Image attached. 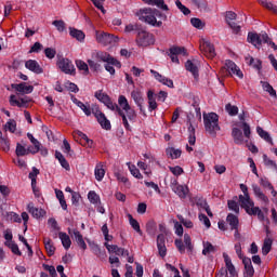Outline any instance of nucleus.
<instances>
[{
    "mask_svg": "<svg viewBox=\"0 0 277 277\" xmlns=\"http://www.w3.org/2000/svg\"><path fill=\"white\" fill-rule=\"evenodd\" d=\"M239 205L241 207V209H245L246 213H248V215H256L258 220H260V222H268L269 223V219H267V213H269V209L268 208H259L254 206V201L252 199H250V196H243V195H239Z\"/></svg>",
    "mask_w": 277,
    "mask_h": 277,
    "instance_id": "obj_1",
    "label": "nucleus"
},
{
    "mask_svg": "<svg viewBox=\"0 0 277 277\" xmlns=\"http://www.w3.org/2000/svg\"><path fill=\"white\" fill-rule=\"evenodd\" d=\"M95 98H97L100 103H103L107 107V109H110L111 111H117V114L121 116L126 129H130L131 126L129 124L127 116L124 115V113H122L120 107H118V104L111 102V97H109L107 93L103 92V90L96 91Z\"/></svg>",
    "mask_w": 277,
    "mask_h": 277,
    "instance_id": "obj_2",
    "label": "nucleus"
},
{
    "mask_svg": "<svg viewBox=\"0 0 277 277\" xmlns=\"http://www.w3.org/2000/svg\"><path fill=\"white\" fill-rule=\"evenodd\" d=\"M203 124L207 133H209L211 137H216L217 131H220V117L217 114H203Z\"/></svg>",
    "mask_w": 277,
    "mask_h": 277,
    "instance_id": "obj_3",
    "label": "nucleus"
},
{
    "mask_svg": "<svg viewBox=\"0 0 277 277\" xmlns=\"http://www.w3.org/2000/svg\"><path fill=\"white\" fill-rule=\"evenodd\" d=\"M136 16H138V21H142L143 23H147L154 27H161V22H157V17H155V10L150 8L141 9L136 13Z\"/></svg>",
    "mask_w": 277,
    "mask_h": 277,
    "instance_id": "obj_4",
    "label": "nucleus"
},
{
    "mask_svg": "<svg viewBox=\"0 0 277 277\" xmlns=\"http://www.w3.org/2000/svg\"><path fill=\"white\" fill-rule=\"evenodd\" d=\"M118 107L122 110V114H124L126 119L129 120H135L137 118V114L133 108H131V105H129V100L124 95H120L118 97Z\"/></svg>",
    "mask_w": 277,
    "mask_h": 277,
    "instance_id": "obj_5",
    "label": "nucleus"
},
{
    "mask_svg": "<svg viewBox=\"0 0 277 277\" xmlns=\"http://www.w3.org/2000/svg\"><path fill=\"white\" fill-rule=\"evenodd\" d=\"M247 40L250 42V44H253V47L259 49V47H261L263 43L269 42V36H267V32H249Z\"/></svg>",
    "mask_w": 277,
    "mask_h": 277,
    "instance_id": "obj_6",
    "label": "nucleus"
},
{
    "mask_svg": "<svg viewBox=\"0 0 277 277\" xmlns=\"http://www.w3.org/2000/svg\"><path fill=\"white\" fill-rule=\"evenodd\" d=\"M92 57H94V60H97L98 62H105L106 64H111V66H116V68H120V66H122L120 64V61L114 58V56H111L107 52H95L92 54Z\"/></svg>",
    "mask_w": 277,
    "mask_h": 277,
    "instance_id": "obj_7",
    "label": "nucleus"
},
{
    "mask_svg": "<svg viewBox=\"0 0 277 277\" xmlns=\"http://www.w3.org/2000/svg\"><path fill=\"white\" fill-rule=\"evenodd\" d=\"M137 47H150L155 44V36L148 31H140L136 37Z\"/></svg>",
    "mask_w": 277,
    "mask_h": 277,
    "instance_id": "obj_8",
    "label": "nucleus"
},
{
    "mask_svg": "<svg viewBox=\"0 0 277 277\" xmlns=\"http://www.w3.org/2000/svg\"><path fill=\"white\" fill-rule=\"evenodd\" d=\"M184 243L183 240L175 239V248H177L180 254H185V248L186 250H188V252H192V250H194V245H192V237L189 236V234L184 235Z\"/></svg>",
    "mask_w": 277,
    "mask_h": 277,
    "instance_id": "obj_9",
    "label": "nucleus"
},
{
    "mask_svg": "<svg viewBox=\"0 0 277 277\" xmlns=\"http://www.w3.org/2000/svg\"><path fill=\"white\" fill-rule=\"evenodd\" d=\"M199 49L208 60H213V57H215V48L212 45L211 41L202 39Z\"/></svg>",
    "mask_w": 277,
    "mask_h": 277,
    "instance_id": "obj_10",
    "label": "nucleus"
},
{
    "mask_svg": "<svg viewBox=\"0 0 277 277\" xmlns=\"http://www.w3.org/2000/svg\"><path fill=\"white\" fill-rule=\"evenodd\" d=\"M56 64L60 70H62V72H65V75H75V65L70 60L60 58Z\"/></svg>",
    "mask_w": 277,
    "mask_h": 277,
    "instance_id": "obj_11",
    "label": "nucleus"
},
{
    "mask_svg": "<svg viewBox=\"0 0 277 277\" xmlns=\"http://www.w3.org/2000/svg\"><path fill=\"white\" fill-rule=\"evenodd\" d=\"M95 38H96V42H98V44H104V47H107V44H111V42H116V37L105 31L96 30Z\"/></svg>",
    "mask_w": 277,
    "mask_h": 277,
    "instance_id": "obj_12",
    "label": "nucleus"
},
{
    "mask_svg": "<svg viewBox=\"0 0 277 277\" xmlns=\"http://www.w3.org/2000/svg\"><path fill=\"white\" fill-rule=\"evenodd\" d=\"M225 70H227L228 75L232 77H238V79H243V72L241 69L235 64L233 61H226Z\"/></svg>",
    "mask_w": 277,
    "mask_h": 277,
    "instance_id": "obj_13",
    "label": "nucleus"
},
{
    "mask_svg": "<svg viewBox=\"0 0 277 277\" xmlns=\"http://www.w3.org/2000/svg\"><path fill=\"white\" fill-rule=\"evenodd\" d=\"M92 113L94 114L102 129H106V131H109V129H111V123L109 122L105 114H103V111H101L98 108H95V109L93 108Z\"/></svg>",
    "mask_w": 277,
    "mask_h": 277,
    "instance_id": "obj_14",
    "label": "nucleus"
},
{
    "mask_svg": "<svg viewBox=\"0 0 277 277\" xmlns=\"http://www.w3.org/2000/svg\"><path fill=\"white\" fill-rule=\"evenodd\" d=\"M252 189L255 198L261 202L263 209H267V205H269V198L265 195L263 190H261V187H259V185L253 184Z\"/></svg>",
    "mask_w": 277,
    "mask_h": 277,
    "instance_id": "obj_15",
    "label": "nucleus"
},
{
    "mask_svg": "<svg viewBox=\"0 0 277 277\" xmlns=\"http://www.w3.org/2000/svg\"><path fill=\"white\" fill-rule=\"evenodd\" d=\"M171 189L180 198H187L189 194V188L185 185H180L176 180L171 183Z\"/></svg>",
    "mask_w": 277,
    "mask_h": 277,
    "instance_id": "obj_16",
    "label": "nucleus"
},
{
    "mask_svg": "<svg viewBox=\"0 0 277 277\" xmlns=\"http://www.w3.org/2000/svg\"><path fill=\"white\" fill-rule=\"evenodd\" d=\"M104 246L109 254H116L117 256H129V250L124 248H120L117 245H109L108 242H105Z\"/></svg>",
    "mask_w": 277,
    "mask_h": 277,
    "instance_id": "obj_17",
    "label": "nucleus"
},
{
    "mask_svg": "<svg viewBox=\"0 0 277 277\" xmlns=\"http://www.w3.org/2000/svg\"><path fill=\"white\" fill-rule=\"evenodd\" d=\"M30 102L31 100H29L27 96L16 98V95H11L9 100V103L12 105V107H29Z\"/></svg>",
    "mask_w": 277,
    "mask_h": 277,
    "instance_id": "obj_18",
    "label": "nucleus"
},
{
    "mask_svg": "<svg viewBox=\"0 0 277 277\" xmlns=\"http://www.w3.org/2000/svg\"><path fill=\"white\" fill-rule=\"evenodd\" d=\"M223 259H224L225 267L227 269V274H229L228 277H239V275L237 274V269L233 264V260H230V256L227 255V253H223Z\"/></svg>",
    "mask_w": 277,
    "mask_h": 277,
    "instance_id": "obj_19",
    "label": "nucleus"
},
{
    "mask_svg": "<svg viewBox=\"0 0 277 277\" xmlns=\"http://www.w3.org/2000/svg\"><path fill=\"white\" fill-rule=\"evenodd\" d=\"M157 248L159 255L163 259L168 254V249L166 248V235L160 234L157 236Z\"/></svg>",
    "mask_w": 277,
    "mask_h": 277,
    "instance_id": "obj_20",
    "label": "nucleus"
},
{
    "mask_svg": "<svg viewBox=\"0 0 277 277\" xmlns=\"http://www.w3.org/2000/svg\"><path fill=\"white\" fill-rule=\"evenodd\" d=\"M170 57L174 64H179V55H187L185 48L174 47L170 49Z\"/></svg>",
    "mask_w": 277,
    "mask_h": 277,
    "instance_id": "obj_21",
    "label": "nucleus"
},
{
    "mask_svg": "<svg viewBox=\"0 0 277 277\" xmlns=\"http://www.w3.org/2000/svg\"><path fill=\"white\" fill-rule=\"evenodd\" d=\"M150 72L157 81L162 83V85H167L168 88H174V82L171 79H168L166 76H162L158 71H155V69H150Z\"/></svg>",
    "mask_w": 277,
    "mask_h": 277,
    "instance_id": "obj_22",
    "label": "nucleus"
},
{
    "mask_svg": "<svg viewBox=\"0 0 277 277\" xmlns=\"http://www.w3.org/2000/svg\"><path fill=\"white\" fill-rule=\"evenodd\" d=\"M25 68L30 70L31 72H35L36 75H42L43 70L39 63H37L36 60H28L25 63Z\"/></svg>",
    "mask_w": 277,
    "mask_h": 277,
    "instance_id": "obj_23",
    "label": "nucleus"
},
{
    "mask_svg": "<svg viewBox=\"0 0 277 277\" xmlns=\"http://www.w3.org/2000/svg\"><path fill=\"white\" fill-rule=\"evenodd\" d=\"M69 235L75 238V241L78 243L79 248L82 250H87L88 245H85V240H83V235L77 229H74L72 232L69 229Z\"/></svg>",
    "mask_w": 277,
    "mask_h": 277,
    "instance_id": "obj_24",
    "label": "nucleus"
},
{
    "mask_svg": "<svg viewBox=\"0 0 277 277\" xmlns=\"http://www.w3.org/2000/svg\"><path fill=\"white\" fill-rule=\"evenodd\" d=\"M28 213L36 217V220H40V217H44L47 212L42 209L36 208L32 203H28L27 206Z\"/></svg>",
    "mask_w": 277,
    "mask_h": 277,
    "instance_id": "obj_25",
    "label": "nucleus"
},
{
    "mask_svg": "<svg viewBox=\"0 0 277 277\" xmlns=\"http://www.w3.org/2000/svg\"><path fill=\"white\" fill-rule=\"evenodd\" d=\"M167 269L171 273V276L173 277H181V273L179 272V269L176 267H174L171 264H166ZM181 269L183 272V276L184 277H189V271H185V268H183V265H181Z\"/></svg>",
    "mask_w": 277,
    "mask_h": 277,
    "instance_id": "obj_26",
    "label": "nucleus"
},
{
    "mask_svg": "<svg viewBox=\"0 0 277 277\" xmlns=\"http://www.w3.org/2000/svg\"><path fill=\"white\" fill-rule=\"evenodd\" d=\"M13 88L14 90H16V92H19L21 94H31L34 92V87L27 85L25 82L14 84Z\"/></svg>",
    "mask_w": 277,
    "mask_h": 277,
    "instance_id": "obj_27",
    "label": "nucleus"
},
{
    "mask_svg": "<svg viewBox=\"0 0 277 277\" xmlns=\"http://www.w3.org/2000/svg\"><path fill=\"white\" fill-rule=\"evenodd\" d=\"M143 1L147 5H156V8H159L160 10H163L164 12H168V10H170L168 8V4H166V1H163V0H143Z\"/></svg>",
    "mask_w": 277,
    "mask_h": 277,
    "instance_id": "obj_28",
    "label": "nucleus"
},
{
    "mask_svg": "<svg viewBox=\"0 0 277 277\" xmlns=\"http://www.w3.org/2000/svg\"><path fill=\"white\" fill-rule=\"evenodd\" d=\"M185 68L196 78L198 77V61H187Z\"/></svg>",
    "mask_w": 277,
    "mask_h": 277,
    "instance_id": "obj_29",
    "label": "nucleus"
},
{
    "mask_svg": "<svg viewBox=\"0 0 277 277\" xmlns=\"http://www.w3.org/2000/svg\"><path fill=\"white\" fill-rule=\"evenodd\" d=\"M131 96L134 101V103L140 107L141 111H144V108H142V104L144 103V98L142 97V92L138 90H133L131 92Z\"/></svg>",
    "mask_w": 277,
    "mask_h": 277,
    "instance_id": "obj_30",
    "label": "nucleus"
},
{
    "mask_svg": "<svg viewBox=\"0 0 277 277\" xmlns=\"http://www.w3.org/2000/svg\"><path fill=\"white\" fill-rule=\"evenodd\" d=\"M232 137L234 138L235 144H243V132H241L239 128H233Z\"/></svg>",
    "mask_w": 277,
    "mask_h": 277,
    "instance_id": "obj_31",
    "label": "nucleus"
},
{
    "mask_svg": "<svg viewBox=\"0 0 277 277\" xmlns=\"http://www.w3.org/2000/svg\"><path fill=\"white\" fill-rule=\"evenodd\" d=\"M166 155L169 159H180L181 155H183V151L174 147H168L166 149Z\"/></svg>",
    "mask_w": 277,
    "mask_h": 277,
    "instance_id": "obj_32",
    "label": "nucleus"
},
{
    "mask_svg": "<svg viewBox=\"0 0 277 277\" xmlns=\"http://www.w3.org/2000/svg\"><path fill=\"white\" fill-rule=\"evenodd\" d=\"M58 237L62 241L63 247L65 248V250H68L70 248V246H72V241L70 240V236H68V234L61 232L58 234Z\"/></svg>",
    "mask_w": 277,
    "mask_h": 277,
    "instance_id": "obj_33",
    "label": "nucleus"
},
{
    "mask_svg": "<svg viewBox=\"0 0 277 277\" xmlns=\"http://www.w3.org/2000/svg\"><path fill=\"white\" fill-rule=\"evenodd\" d=\"M69 35L71 38L79 40V42H83V40H85V34L77 28H69Z\"/></svg>",
    "mask_w": 277,
    "mask_h": 277,
    "instance_id": "obj_34",
    "label": "nucleus"
},
{
    "mask_svg": "<svg viewBox=\"0 0 277 277\" xmlns=\"http://www.w3.org/2000/svg\"><path fill=\"white\" fill-rule=\"evenodd\" d=\"M227 224L232 227V230H237L239 228V217L235 214H228L227 215Z\"/></svg>",
    "mask_w": 277,
    "mask_h": 277,
    "instance_id": "obj_35",
    "label": "nucleus"
},
{
    "mask_svg": "<svg viewBox=\"0 0 277 277\" xmlns=\"http://www.w3.org/2000/svg\"><path fill=\"white\" fill-rule=\"evenodd\" d=\"M95 179L96 181L101 182L103 179H105V168L103 167V163H97L94 170Z\"/></svg>",
    "mask_w": 277,
    "mask_h": 277,
    "instance_id": "obj_36",
    "label": "nucleus"
},
{
    "mask_svg": "<svg viewBox=\"0 0 277 277\" xmlns=\"http://www.w3.org/2000/svg\"><path fill=\"white\" fill-rule=\"evenodd\" d=\"M242 263L245 265V275L254 274V267L252 266V260L250 258H243Z\"/></svg>",
    "mask_w": 277,
    "mask_h": 277,
    "instance_id": "obj_37",
    "label": "nucleus"
},
{
    "mask_svg": "<svg viewBox=\"0 0 277 277\" xmlns=\"http://www.w3.org/2000/svg\"><path fill=\"white\" fill-rule=\"evenodd\" d=\"M256 133L264 140L265 142H268V144H274V141L272 140V136L269 135V132L263 130V128L258 127L256 128Z\"/></svg>",
    "mask_w": 277,
    "mask_h": 277,
    "instance_id": "obj_38",
    "label": "nucleus"
},
{
    "mask_svg": "<svg viewBox=\"0 0 277 277\" xmlns=\"http://www.w3.org/2000/svg\"><path fill=\"white\" fill-rule=\"evenodd\" d=\"M15 153L17 157H25L26 155H31V150L29 147L23 146L21 143H17Z\"/></svg>",
    "mask_w": 277,
    "mask_h": 277,
    "instance_id": "obj_39",
    "label": "nucleus"
},
{
    "mask_svg": "<svg viewBox=\"0 0 277 277\" xmlns=\"http://www.w3.org/2000/svg\"><path fill=\"white\" fill-rule=\"evenodd\" d=\"M260 185L262 187H264L265 189H269L271 190V194L274 198L277 197V192L274 189V186H272V183H269V180L267 179H261L260 180Z\"/></svg>",
    "mask_w": 277,
    "mask_h": 277,
    "instance_id": "obj_40",
    "label": "nucleus"
},
{
    "mask_svg": "<svg viewBox=\"0 0 277 277\" xmlns=\"http://www.w3.org/2000/svg\"><path fill=\"white\" fill-rule=\"evenodd\" d=\"M55 158L60 161L62 168L65 170H70V164L61 151H55Z\"/></svg>",
    "mask_w": 277,
    "mask_h": 277,
    "instance_id": "obj_41",
    "label": "nucleus"
},
{
    "mask_svg": "<svg viewBox=\"0 0 277 277\" xmlns=\"http://www.w3.org/2000/svg\"><path fill=\"white\" fill-rule=\"evenodd\" d=\"M127 166H128L132 176H134V179H138V180L144 179V175H142V173L140 172V169H137V167H135V164H131V162H128Z\"/></svg>",
    "mask_w": 277,
    "mask_h": 277,
    "instance_id": "obj_42",
    "label": "nucleus"
},
{
    "mask_svg": "<svg viewBox=\"0 0 277 277\" xmlns=\"http://www.w3.org/2000/svg\"><path fill=\"white\" fill-rule=\"evenodd\" d=\"M88 199L91 205H101V196H98V194H96L94 190L89 192Z\"/></svg>",
    "mask_w": 277,
    "mask_h": 277,
    "instance_id": "obj_43",
    "label": "nucleus"
},
{
    "mask_svg": "<svg viewBox=\"0 0 277 277\" xmlns=\"http://www.w3.org/2000/svg\"><path fill=\"white\" fill-rule=\"evenodd\" d=\"M148 105L150 110L157 109V100H155V93L153 91L147 92Z\"/></svg>",
    "mask_w": 277,
    "mask_h": 277,
    "instance_id": "obj_44",
    "label": "nucleus"
},
{
    "mask_svg": "<svg viewBox=\"0 0 277 277\" xmlns=\"http://www.w3.org/2000/svg\"><path fill=\"white\" fill-rule=\"evenodd\" d=\"M128 220L130 222V225L132 226L133 230L138 233V235H142V229L140 228V223L137 220L133 219V215L128 214Z\"/></svg>",
    "mask_w": 277,
    "mask_h": 277,
    "instance_id": "obj_45",
    "label": "nucleus"
},
{
    "mask_svg": "<svg viewBox=\"0 0 277 277\" xmlns=\"http://www.w3.org/2000/svg\"><path fill=\"white\" fill-rule=\"evenodd\" d=\"M76 66H77L78 70H81L83 72V75L90 74V68L88 67L85 62H83L81 60H77Z\"/></svg>",
    "mask_w": 277,
    "mask_h": 277,
    "instance_id": "obj_46",
    "label": "nucleus"
},
{
    "mask_svg": "<svg viewBox=\"0 0 277 277\" xmlns=\"http://www.w3.org/2000/svg\"><path fill=\"white\" fill-rule=\"evenodd\" d=\"M44 246H45L47 253L50 256H53L55 254V246H53V242L51 241V239H44Z\"/></svg>",
    "mask_w": 277,
    "mask_h": 277,
    "instance_id": "obj_47",
    "label": "nucleus"
},
{
    "mask_svg": "<svg viewBox=\"0 0 277 277\" xmlns=\"http://www.w3.org/2000/svg\"><path fill=\"white\" fill-rule=\"evenodd\" d=\"M271 251H272V239L266 238L262 247V254H264V256H267V254H269Z\"/></svg>",
    "mask_w": 277,
    "mask_h": 277,
    "instance_id": "obj_48",
    "label": "nucleus"
},
{
    "mask_svg": "<svg viewBox=\"0 0 277 277\" xmlns=\"http://www.w3.org/2000/svg\"><path fill=\"white\" fill-rule=\"evenodd\" d=\"M31 144L32 146H28V148H30V155H37V153H40V148H42L40 141L35 140Z\"/></svg>",
    "mask_w": 277,
    "mask_h": 277,
    "instance_id": "obj_49",
    "label": "nucleus"
},
{
    "mask_svg": "<svg viewBox=\"0 0 277 277\" xmlns=\"http://www.w3.org/2000/svg\"><path fill=\"white\" fill-rule=\"evenodd\" d=\"M246 62L247 64H249V66H253V68H256L258 70H260L261 68V61L252 57V56H247L246 57Z\"/></svg>",
    "mask_w": 277,
    "mask_h": 277,
    "instance_id": "obj_50",
    "label": "nucleus"
},
{
    "mask_svg": "<svg viewBox=\"0 0 277 277\" xmlns=\"http://www.w3.org/2000/svg\"><path fill=\"white\" fill-rule=\"evenodd\" d=\"M4 131L16 133V121L14 119H10L4 126Z\"/></svg>",
    "mask_w": 277,
    "mask_h": 277,
    "instance_id": "obj_51",
    "label": "nucleus"
},
{
    "mask_svg": "<svg viewBox=\"0 0 277 277\" xmlns=\"http://www.w3.org/2000/svg\"><path fill=\"white\" fill-rule=\"evenodd\" d=\"M211 252H215V247L209 241L203 242V250L202 254L207 256L208 254H211Z\"/></svg>",
    "mask_w": 277,
    "mask_h": 277,
    "instance_id": "obj_52",
    "label": "nucleus"
},
{
    "mask_svg": "<svg viewBox=\"0 0 277 277\" xmlns=\"http://www.w3.org/2000/svg\"><path fill=\"white\" fill-rule=\"evenodd\" d=\"M263 162H264V166H266L267 168H273L274 170H277L276 161L267 157L266 154L263 155Z\"/></svg>",
    "mask_w": 277,
    "mask_h": 277,
    "instance_id": "obj_53",
    "label": "nucleus"
},
{
    "mask_svg": "<svg viewBox=\"0 0 277 277\" xmlns=\"http://www.w3.org/2000/svg\"><path fill=\"white\" fill-rule=\"evenodd\" d=\"M5 246L10 248V250L13 252V254H16L17 256H21V249H18V245H16L14 241L5 242Z\"/></svg>",
    "mask_w": 277,
    "mask_h": 277,
    "instance_id": "obj_54",
    "label": "nucleus"
},
{
    "mask_svg": "<svg viewBox=\"0 0 277 277\" xmlns=\"http://www.w3.org/2000/svg\"><path fill=\"white\" fill-rule=\"evenodd\" d=\"M261 83H262V88L265 92H268V94H271V96H276V90H274V88L271 85L269 82L261 81Z\"/></svg>",
    "mask_w": 277,
    "mask_h": 277,
    "instance_id": "obj_55",
    "label": "nucleus"
},
{
    "mask_svg": "<svg viewBox=\"0 0 277 277\" xmlns=\"http://www.w3.org/2000/svg\"><path fill=\"white\" fill-rule=\"evenodd\" d=\"M225 110L229 116H237L239 114V108L237 106H234L232 104H227L225 106Z\"/></svg>",
    "mask_w": 277,
    "mask_h": 277,
    "instance_id": "obj_56",
    "label": "nucleus"
},
{
    "mask_svg": "<svg viewBox=\"0 0 277 277\" xmlns=\"http://www.w3.org/2000/svg\"><path fill=\"white\" fill-rule=\"evenodd\" d=\"M175 5H176V8L180 9L181 12H183V14H184L185 16H188V14H192V11H189V9H188L187 6H185V5L181 2V0H176V1H175Z\"/></svg>",
    "mask_w": 277,
    "mask_h": 277,
    "instance_id": "obj_57",
    "label": "nucleus"
},
{
    "mask_svg": "<svg viewBox=\"0 0 277 277\" xmlns=\"http://www.w3.org/2000/svg\"><path fill=\"white\" fill-rule=\"evenodd\" d=\"M169 170L173 176H181L185 172L180 166L169 167Z\"/></svg>",
    "mask_w": 277,
    "mask_h": 277,
    "instance_id": "obj_58",
    "label": "nucleus"
},
{
    "mask_svg": "<svg viewBox=\"0 0 277 277\" xmlns=\"http://www.w3.org/2000/svg\"><path fill=\"white\" fill-rule=\"evenodd\" d=\"M38 174H40V170H38V168L34 167L32 171L28 175L31 181L32 186L36 185V179H37Z\"/></svg>",
    "mask_w": 277,
    "mask_h": 277,
    "instance_id": "obj_59",
    "label": "nucleus"
},
{
    "mask_svg": "<svg viewBox=\"0 0 277 277\" xmlns=\"http://www.w3.org/2000/svg\"><path fill=\"white\" fill-rule=\"evenodd\" d=\"M0 148L8 153V150H10V141L2 136V138H0Z\"/></svg>",
    "mask_w": 277,
    "mask_h": 277,
    "instance_id": "obj_60",
    "label": "nucleus"
},
{
    "mask_svg": "<svg viewBox=\"0 0 277 277\" xmlns=\"http://www.w3.org/2000/svg\"><path fill=\"white\" fill-rule=\"evenodd\" d=\"M229 211H234V213H239V203L235 200H229L227 202Z\"/></svg>",
    "mask_w": 277,
    "mask_h": 277,
    "instance_id": "obj_61",
    "label": "nucleus"
},
{
    "mask_svg": "<svg viewBox=\"0 0 277 277\" xmlns=\"http://www.w3.org/2000/svg\"><path fill=\"white\" fill-rule=\"evenodd\" d=\"M52 25L56 27L57 31L62 32L66 30V23H64V21H54Z\"/></svg>",
    "mask_w": 277,
    "mask_h": 277,
    "instance_id": "obj_62",
    "label": "nucleus"
},
{
    "mask_svg": "<svg viewBox=\"0 0 277 277\" xmlns=\"http://www.w3.org/2000/svg\"><path fill=\"white\" fill-rule=\"evenodd\" d=\"M45 53V57H48V60H53V57H55V55H57V51H55V49L53 48H47L44 50Z\"/></svg>",
    "mask_w": 277,
    "mask_h": 277,
    "instance_id": "obj_63",
    "label": "nucleus"
},
{
    "mask_svg": "<svg viewBox=\"0 0 277 277\" xmlns=\"http://www.w3.org/2000/svg\"><path fill=\"white\" fill-rule=\"evenodd\" d=\"M108 261L111 265V267H119L120 266V259L118 256H115V255H110L108 258Z\"/></svg>",
    "mask_w": 277,
    "mask_h": 277,
    "instance_id": "obj_64",
    "label": "nucleus"
}]
</instances>
